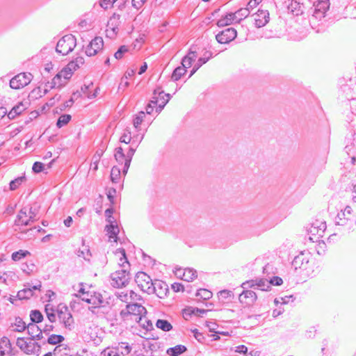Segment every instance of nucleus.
I'll list each match as a JSON object with an SVG mask.
<instances>
[{
	"instance_id": "obj_62",
	"label": "nucleus",
	"mask_w": 356,
	"mask_h": 356,
	"mask_svg": "<svg viewBox=\"0 0 356 356\" xmlns=\"http://www.w3.org/2000/svg\"><path fill=\"white\" fill-rule=\"evenodd\" d=\"M129 291H127V292L122 291L118 293V297L121 301L124 302L127 305H129Z\"/></svg>"
},
{
	"instance_id": "obj_32",
	"label": "nucleus",
	"mask_w": 356,
	"mask_h": 356,
	"mask_svg": "<svg viewBox=\"0 0 356 356\" xmlns=\"http://www.w3.org/2000/svg\"><path fill=\"white\" fill-rule=\"evenodd\" d=\"M187 348L184 345H177L174 347L167 349V354L170 356H179V355L185 353Z\"/></svg>"
},
{
	"instance_id": "obj_12",
	"label": "nucleus",
	"mask_w": 356,
	"mask_h": 356,
	"mask_svg": "<svg viewBox=\"0 0 356 356\" xmlns=\"http://www.w3.org/2000/svg\"><path fill=\"white\" fill-rule=\"evenodd\" d=\"M120 25V15L114 13L108 21L106 29V36L110 38H114L119 31Z\"/></svg>"
},
{
	"instance_id": "obj_53",
	"label": "nucleus",
	"mask_w": 356,
	"mask_h": 356,
	"mask_svg": "<svg viewBox=\"0 0 356 356\" xmlns=\"http://www.w3.org/2000/svg\"><path fill=\"white\" fill-rule=\"evenodd\" d=\"M196 295L204 300H209L212 297V293L205 289H200L198 290Z\"/></svg>"
},
{
	"instance_id": "obj_52",
	"label": "nucleus",
	"mask_w": 356,
	"mask_h": 356,
	"mask_svg": "<svg viewBox=\"0 0 356 356\" xmlns=\"http://www.w3.org/2000/svg\"><path fill=\"white\" fill-rule=\"evenodd\" d=\"M25 180V177H19L16 179H15L14 180H12L10 182V189L11 191H15V189H17L19 186H20L22 182Z\"/></svg>"
},
{
	"instance_id": "obj_19",
	"label": "nucleus",
	"mask_w": 356,
	"mask_h": 356,
	"mask_svg": "<svg viewBox=\"0 0 356 356\" xmlns=\"http://www.w3.org/2000/svg\"><path fill=\"white\" fill-rule=\"evenodd\" d=\"M335 222L337 225L346 227L347 229H352L355 225V220L348 216L343 211L338 213L335 218Z\"/></svg>"
},
{
	"instance_id": "obj_23",
	"label": "nucleus",
	"mask_w": 356,
	"mask_h": 356,
	"mask_svg": "<svg viewBox=\"0 0 356 356\" xmlns=\"http://www.w3.org/2000/svg\"><path fill=\"white\" fill-rule=\"evenodd\" d=\"M284 5L289 13L293 15L298 16L302 14V3L297 0H285Z\"/></svg>"
},
{
	"instance_id": "obj_63",
	"label": "nucleus",
	"mask_w": 356,
	"mask_h": 356,
	"mask_svg": "<svg viewBox=\"0 0 356 356\" xmlns=\"http://www.w3.org/2000/svg\"><path fill=\"white\" fill-rule=\"evenodd\" d=\"M117 0H102L100 2V6L104 9H107L112 6Z\"/></svg>"
},
{
	"instance_id": "obj_46",
	"label": "nucleus",
	"mask_w": 356,
	"mask_h": 356,
	"mask_svg": "<svg viewBox=\"0 0 356 356\" xmlns=\"http://www.w3.org/2000/svg\"><path fill=\"white\" fill-rule=\"evenodd\" d=\"M163 93V90H162L161 88L159 87V88L154 89V90L153 92V96L152 97V99L150 100V103H152L154 106L155 105L159 106V99L158 95L161 96V95Z\"/></svg>"
},
{
	"instance_id": "obj_51",
	"label": "nucleus",
	"mask_w": 356,
	"mask_h": 356,
	"mask_svg": "<svg viewBox=\"0 0 356 356\" xmlns=\"http://www.w3.org/2000/svg\"><path fill=\"white\" fill-rule=\"evenodd\" d=\"M145 112L140 111L138 113L137 115L134 118L133 120V124L134 127L138 129L141 124L142 122L143 121V118H145Z\"/></svg>"
},
{
	"instance_id": "obj_6",
	"label": "nucleus",
	"mask_w": 356,
	"mask_h": 356,
	"mask_svg": "<svg viewBox=\"0 0 356 356\" xmlns=\"http://www.w3.org/2000/svg\"><path fill=\"white\" fill-rule=\"evenodd\" d=\"M34 340H25L24 338H18L16 341L17 346L26 354H38L40 351V345Z\"/></svg>"
},
{
	"instance_id": "obj_45",
	"label": "nucleus",
	"mask_w": 356,
	"mask_h": 356,
	"mask_svg": "<svg viewBox=\"0 0 356 356\" xmlns=\"http://www.w3.org/2000/svg\"><path fill=\"white\" fill-rule=\"evenodd\" d=\"M54 312L55 311L52 307H50L49 305L45 306V312L49 321L51 323H54L56 321V315Z\"/></svg>"
},
{
	"instance_id": "obj_30",
	"label": "nucleus",
	"mask_w": 356,
	"mask_h": 356,
	"mask_svg": "<svg viewBox=\"0 0 356 356\" xmlns=\"http://www.w3.org/2000/svg\"><path fill=\"white\" fill-rule=\"evenodd\" d=\"M105 230L107 232L110 241L117 242L118 235L120 229L117 225H107L105 227Z\"/></svg>"
},
{
	"instance_id": "obj_35",
	"label": "nucleus",
	"mask_w": 356,
	"mask_h": 356,
	"mask_svg": "<svg viewBox=\"0 0 356 356\" xmlns=\"http://www.w3.org/2000/svg\"><path fill=\"white\" fill-rule=\"evenodd\" d=\"M159 106L156 108V113H160L164 108V106L166 105V104L169 102L170 99V95L169 93H163L161 95V96H159Z\"/></svg>"
},
{
	"instance_id": "obj_59",
	"label": "nucleus",
	"mask_w": 356,
	"mask_h": 356,
	"mask_svg": "<svg viewBox=\"0 0 356 356\" xmlns=\"http://www.w3.org/2000/svg\"><path fill=\"white\" fill-rule=\"evenodd\" d=\"M44 165L42 163L36 161L33 163L32 170L35 173H39L43 171Z\"/></svg>"
},
{
	"instance_id": "obj_27",
	"label": "nucleus",
	"mask_w": 356,
	"mask_h": 356,
	"mask_svg": "<svg viewBox=\"0 0 356 356\" xmlns=\"http://www.w3.org/2000/svg\"><path fill=\"white\" fill-rule=\"evenodd\" d=\"M137 147H138V145H136V146H134V143H132V145L129 148L128 151L127 152V154H126L127 158L125 159V163H124L123 168H122V173L124 175H126L128 172L133 156L134 155V153L136 150Z\"/></svg>"
},
{
	"instance_id": "obj_40",
	"label": "nucleus",
	"mask_w": 356,
	"mask_h": 356,
	"mask_svg": "<svg viewBox=\"0 0 356 356\" xmlns=\"http://www.w3.org/2000/svg\"><path fill=\"white\" fill-rule=\"evenodd\" d=\"M30 319L32 321L31 323H39L43 320V315L39 310H31L30 312Z\"/></svg>"
},
{
	"instance_id": "obj_18",
	"label": "nucleus",
	"mask_w": 356,
	"mask_h": 356,
	"mask_svg": "<svg viewBox=\"0 0 356 356\" xmlns=\"http://www.w3.org/2000/svg\"><path fill=\"white\" fill-rule=\"evenodd\" d=\"M151 291L152 293H155L159 298H163L166 296L168 291V285L161 280H155L153 281Z\"/></svg>"
},
{
	"instance_id": "obj_39",
	"label": "nucleus",
	"mask_w": 356,
	"mask_h": 356,
	"mask_svg": "<svg viewBox=\"0 0 356 356\" xmlns=\"http://www.w3.org/2000/svg\"><path fill=\"white\" fill-rule=\"evenodd\" d=\"M156 326L165 332L170 331L172 329V325L167 320L164 319L157 320Z\"/></svg>"
},
{
	"instance_id": "obj_2",
	"label": "nucleus",
	"mask_w": 356,
	"mask_h": 356,
	"mask_svg": "<svg viewBox=\"0 0 356 356\" xmlns=\"http://www.w3.org/2000/svg\"><path fill=\"white\" fill-rule=\"evenodd\" d=\"M147 311L145 307L140 303L127 305L125 309L120 311V317L126 320H132L136 321L138 317L146 314Z\"/></svg>"
},
{
	"instance_id": "obj_24",
	"label": "nucleus",
	"mask_w": 356,
	"mask_h": 356,
	"mask_svg": "<svg viewBox=\"0 0 356 356\" xmlns=\"http://www.w3.org/2000/svg\"><path fill=\"white\" fill-rule=\"evenodd\" d=\"M26 329L31 337L30 339L40 340L43 338L42 330L35 323H29Z\"/></svg>"
},
{
	"instance_id": "obj_31",
	"label": "nucleus",
	"mask_w": 356,
	"mask_h": 356,
	"mask_svg": "<svg viewBox=\"0 0 356 356\" xmlns=\"http://www.w3.org/2000/svg\"><path fill=\"white\" fill-rule=\"evenodd\" d=\"M197 57V53L196 50H193V48H190L188 54L182 58V61L188 67H191L193 63Z\"/></svg>"
},
{
	"instance_id": "obj_50",
	"label": "nucleus",
	"mask_w": 356,
	"mask_h": 356,
	"mask_svg": "<svg viewBox=\"0 0 356 356\" xmlns=\"http://www.w3.org/2000/svg\"><path fill=\"white\" fill-rule=\"evenodd\" d=\"M28 254H30V252L29 251L20 250L12 254V259L14 261H19L21 259L25 257Z\"/></svg>"
},
{
	"instance_id": "obj_22",
	"label": "nucleus",
	"mask_w": 356,
	"mask_h": 356,
	"mask_svg": "<svg viewBox=\"0 0 356 356\" xmlns=\"http://www.w3.org/2000/svg\"><path fill=\"white\" fill-rule=\"evenodd\" d=\"M72 74V72L67 69L66 66L53 78L51 81V88H58L62 86L63 85V83H61L62 77H63L65 81H66L71 77Z\"/></svg>"
},
{
	"instance_id": "obj_20",
	"label": "nucleus",
	"mask_w": 356,
	"mask_h": 356,
	"mask_svg": "<svg viewBox=\"0 0 356 356\" xmlns=\"http://www.w3.org/2000/svg\"><path fill=\"white\" fill-rule=\"evenodd\" d=\"M40 282L36 285H31L30 284H28L27 285H25L24 289L18 291L17 296L19 300L29 299L34 295V291H40Z\"/></svg>"
},
{
	"instance_id": "obj_1",
	"label": "nucleus",
	"mask_w": 356,
	"mask_h": 356,
	"mask_svg": "<svg viewBox=\"0 0 356 356\" xmlns=\"http://www.w3.org/2000/svg\"><path fill=\"white\" fill-rule=\"evenodd\" d=\"M312 263V256L309 253L302 252L294 257L291 265L296 270H299L300 272H304L306 275L309 276L313 273Z\"/></svg>"
},
{
	"instance_id": "obj_49",
	"label": "nucleus",
	"mask_w": 356,
	"mask_h": 356,
	"mask_svg": "<svg viewBox=\"0 0 356 356\" xmlns=\"http://www.w3.org/2000/svg\"><path fill=\"white\" fill-rule=\"evenodd\" d=\"M64 340V337L62 335L51 334L49 337L47 342L49 344L56 345L62 342Z\"/></svg>"
},
{
	"instance_id": "obj_43",
	"label": "nucleus",
	"mask_w": 356,
	"mask_h": 356,
	"mask_svg": "<svg viewBox=\"0 0 356 356\" xmlns=\"http://www.w3.org/2000/svg\"><path fill=\"white\" fill-rule=\"evenodd\" d=\"M118 350L114 346L107 347L101 353V356H120Z\"/></svg>"
},
{
	"instance_id": "obj_14",
	"label": "nucleus",
	"mask_w": 356,
	"mask_h": 356,
	"mask_svg": "<svg viewBox=\"0 0 356 356\" xmlns=\"http://www.w3.org/2000/svg\"><path fill=\"white\" fill-rule=\"evenodd\" d=\"M237 31L234 28H227L216 35V40L220 44H227L236 38Z\"/></svg>"
},
{
	"instance_id": "obj_60",
	"label": "nucleus",
	"mask_w": 356,
	"mask_h": 356,
	"mask_svg": "<svg viewBox=\"0 0 356 356\" xmlns=\"http://www.w3.org/2000/svg\"><path fill=\"white\" fill-rule=\"evenodd\" d=\"M79 257H82L85 260H89L90 257L91 256V254L90 252V250L85 248L82 250H79L77 253Z\"/></svg>"
},
{
	"instance_id": "obj_28",
	"label": "nucleus",
	"mask_w": 356,
	"mask_h": 356,
	"mask_svg": "<svg viewBox=\"0 0 356 356\" xmlns=\"http://www.w3.org/2000/svg\"><path fill=\"white\" fill-rule=\"evenodd\" d=\"M236 15L234 13H229L222 17L217 22V25L219 27H223L232 24V23L237 22L236 19Z\"/></svg>"
},
{
	"instance_id": "obj_17",
	"label": "nucleus",
	"mask_w": 356,
	"mask_h": 356,
	"mask_svg": "<svg viewBox=\"0 0 356 356\" xmlns=\"http://www.w3.org/2000/svg\"><path fill=\"white\" fill-rule=\"evenodd\" d=\"M81 300L88 304L92 305L94 307H99L104 303V299L99 293L91 292L86 293L81 297Z\"/></svg>"
},
{
	"instance_id": "obj_61",
	"label": "nucleus",
	"mask_w": 356,
	"mask_h": 356,
	"mask_svg": "<svg viewBox=\"0 0 356 356\" xmlns=\"http://www.w3.org/2000/svg\"><path fill=\"white\" fill-rule=\"evenodd\" d=\"M275 33L273 30L266 29L264 30L262 34L261 35V38H264L266 39L273 38L275 37Z\"/></svg>"
},
{
	"instance_id": "obj_7",
	"label": "nucleus",
	"mask_w": 356,
	"mask_h": 356,
	"mask_svg": "<svg viewBox=\"0 0 356 356\" xmlns=\"http://www.w3.org/2000/svg\"><path fill=\"white\" fill-rule=\"evenodd\" d=\"M111 285L114 287L120 288L125 286L130 279L129 273L126 268H122L120 270H116L111 275Z\"/></svg>"
},
{
	"instance_id": "obj_21",
	"label": "nucleus",
	"mask_w": 356,
	"mask_h": 356,
	"mask_svg": "<svg viewBox=\"0 0 356 356\" xmlns=\"http://www.w3.org/2000/svg\"><path fill=\"white\" fill-rule=\"evenodd\" d=\"M254 25L257 28H261L266 26L270 20L269 12L267 10H258L254 15Z\"/></svg>"
},
{
	"instance_id": "obj_15",
	"label": "nucleus",
	"mask_w": 356,
	"mask_h": 356,
	"mask_svg": "<svg viewBox=\"0 0 356 356\" xmlns=\"http://www.w3.org/2000/svg\"><path fill=\"white\" fill-rule=\"evenodd\" d=\"M28 211V207H24L20 209L15 220L16 226H29L35 222L29 216Z\"/></svg>"
},
{
	"instance_id": "obj_38",
	"label": "nucleus",
	"mask_w": 356,
	"mask_h": 356,
	"mask_svg": "<svg viewBox=\"0 0 356 356\" xmlns=\"http://www.w3.org/2000/svg\"><path fill=\"white\" fill-rule=\"evenodd\" d=\"M197 277V272L192 268H185L182 273V280L188 282H192Z\"/></svg>"
},
{
	"instance_id": "obj_26",
	"label": "nucleus",
	"mask_w": 356,
	"mask_h": 356,
	"mask_svg": "<svg viewBox=\"0 0 356 356\" xmlns=\"http://www.w3.org/2000/svg\"><path fill=\"white\" fill-rule=\"evenodd\" d=\"M12 354V346L10 339L7 337H3L0 339V356H10Z\"/></svg>"
},
{
	"instance_id": "obj_36",
	"label": "nucleus",
	"mask_w": 356,
	"mask_h": 356,
	"mask_svg": "<svg viewBox=\"0 0 356 356\" xmlns=\"http://www.w3.org/2000/svg\"><path fill=\"white\" fill-rule=\"evenodd\" d=\"M114 346L118 350L120 355L122 356L128 355L131 350V347L127 342H120Z\"/></svg>"
},
{
	"instance_id": "obj_44",
	"label": "nucleus",
	"mask_w": 356,
	"mask_h": 356,
	"mask_svg": "<svg viewBox=\"0 0 356 356\" xmlns=\"http://www.w3.org/2000/svg\"><path fill=\"white\" fill-rule=\"evenodd\" d=\"M71 120V115L68 114H64L59 117L57 120L56 126L58 128H61L66 125Z\"/></svg>"
},
{
	"instance_id": "obj_47",
	"label": "nucleus",
	"mask_w": 356,
	"mask_h": 356,
	"mask_svg": "<svg viewBox=\"0 0 356 356\" xmlns=\"http://www.w3.org/2000/svg\"><path fill=\"white\" fill-rule=\"evenodd\" d=\"M120 177V169L113 166L111 171V179L113 183H118Z\"/></svg>"
},
{
	"instance_id": "obj_25",
	"label": "nucleus",
	"mask_w": 356,
	"mask_h": 356,
	"mask_svg": "<svg viewBox=\"0 0 356 356\" xmlns=\"http://www.w3.org/2000/svg\"><path fill=\"white\" fill-rule=\"evenodd\" d=\"M212 57V52L210 51H206L202 57H200L197 61L195 63L192 70L191 71L189 77H191L204 64L209 61Z\"/></svg>"
},
{
	"instance_id": "obj_56",
	"label": "nucleus",
	"mask_w": 356,
	"mask_h": 356,
	"mask_svg": "<svg viewBox=\"0 0 356 356\" xmlns=\"http://www.w3.org/2000/svg\"><path fill=\"white\" fill-rule=\"evenodd\" d=\"M129 304H136V303H137L136 302L137 301L141 300L140 296L138 295L132 290L129 291Z\"/></svg>"
},
{
	"instance_id": "obj_3",
	"label": "nucleus",
	"mask_w": 356,
	"mask_h": 356,
	"mask_svg": "<svg viewBox=\"0 0 356 356\" xmlns=\"http://www.w3.org/2000/svg\"><path fill=\"white\" fill-rule=\"evenodd\" d=\"M76 46V38L72 34H67L58 40L56 47L57 54L65 56L72 52Z\"/></svg>"
},
{
	"instance_id": "obj_37",
	"label": "nucleus",
	"mask_w": 356,
	"mask_h": 356,
	"mask_svg": "<svg viewBox=\"0 0 356 356\" xmlns=\"http://www.w3.org/2000/svg\"><path fill=\"white\" fill-rule=\"evenodd\" d=\"M11 327H14L13 331L21 332L25 330L26 325V323L23 321L22 318L16 317L15 322L11 324Z\"/></svg>"
},
{
	"instance_id": "obj_34",
	"label": "nucleus",
	"mask_w": 356,
	"mask_h": 356,
	"mask_svg": "<svg viewBox=\"0 0 356 356\" xmlns=\"http://www.w3.org/2000/svg\"><path fill=\"white\" fill-rule=\"evenodd\" d=\"M25 109L26 106L22 103H19L10 111L8 116L10 119H13L17 115H20Z\"/></svg>"
},
{
	"instance_id": "obj_57",
	"label": "nucleus",
	"mask_w": 356,
	"mask_h": 356,
	"mask_svg": "<svg viewBox=\"0 0 356 356\" xmlns=\"http://www.w3.org/2000/svg\"><path fill=\"white\" fill-rule=\"evenodd\" d=\"M35 268V265L32 263L30 264H22L21 266V269L23 272L26 273V274H30L31 272L33 271Z\"/></svg>"
},
{
	"instance_id": "obj_54",
	"label": "nucleus",
	"mask_w": 356,
	"mask_h": 356,
	"mask_svg": "<svg viewBox=\"0 0 356 356\" xmlns=\"http://www.w3.org/2000/svg\"><path fill=\"white\" fill-rule=\"evenodd\" d=\"M28 214L35 222L38 220V214L39 209L34 207H28Z\"/></svg>"
},
{
	"instance_id": "obj_29",
	"label": "nucleus",
	"mask_w": 356,
	"mask_h": 356,
	"mask_svg": "<svg viewBox=\"0 0 356 356\" xmlns=\"http://www.w3.org/2000/svg\"><path fill=\"white\" fill-rule=\"evenodd\" d=\"M190 67H188L185 63L181 60V65L176 67L171 76V79L173 81H177L179 80L187 72V69Z\"/></svg>"
},
{
	"instance_id": "obj_9",
	"label": "nucleus",
	"mask_w": 356,
	"mask_h": 356,
	"mask_svg": "<svg viewBox=\"0 0 356 356\" xmlns=\"http://www.w3.org/2000/svg\"><path fill=\"white\" fill-rule=\"evenodd\" d=\"M241 286L243 289H253L267 291L270 289V283L266 279L260 278L248 280L243 282Z\"/></svg>"
},
{
	"instance_id": "obj_48",
	"label": "nucleus",
	"mask_w": 356,
	"mask_h": 356,
	"mask_svg": "<svg viewBox=\"0 0 356 356\" xmlns=\"http://www.w3.org/2000/svg\"><path fill=\"white\" fill-rule=\"evenodd\" d=\"M131 134L129 129H126L120 138L121 143L129 144L131 142Z\"/></svg>"
},
{
	"instance_id": "obj_4",
	"label": "nucleus",
	"mask_w": 356,
	"mask_h": 356,
	"mask_svg": "<svg viewBox=\"0 0 356 356\" xmlns=\"http://www.w3.org/2000/svg\"><path fill=\"white\" fill-rule=\"evenodd\" d=\"M326 229V223L324 221L316 220L308 228L309 239L313 242H317L323 237Z\"/></svg>"
},
{
	"instance_id": "obj_42",
	"label": "nucleus",
	"mask_w": 356,
	"mask_h": 356,
	"mask_svg": "<svg viewBox=\"0 0 356 356\" xmlns=\"http://www.w3.org/2000/svg\"><path fill=\"white\" fill-rule=\"evenodd\" d=\"M250 11L248 10V8H240L237 11L234 13V14L236 15V19L237 22L239 23L242 19L246 18L250 15Z\"/></svg>"
},
{
	"instance_id": "obj_58",
	"label": "nucleus",
	"mask_w": 356,
	"mask_h": 356,
	"mask_svg": "<svg viewBox=\"0 0 356 356\" xmlns=\"http://www.w3.org/2000/svg\"><path fill=\"white\" fill-rule=\"evenodd\" d=\"M119 250L122 254V257L120 259L119 264L120 265L121 267H122V268H125L124 264H127V265H129V262H128L127 258L126 257L125 250L124 249H120Z\"/></svg>"
},
{
	"instance_id": "obj_55",
	"label": "nucleus",
	"mask_w": 356,
	"mask_h": 356,
	"mask_svg": "<svg viewBox=\"0 0 356 356\" xmlns=\"http://www.w3.org/2000/svg\"><path fill=\"white\" fill-rule=\"evenodd\" d=\"M128 51V47L125 45L120 47L118 50L115 53L114 56L116 59L119 60L123 57V55Z\"/></svg>"
},
{
	"instance_id": "obj_33",
	"label": "nucleus",
	"mask_w": 356,
	"mask_h": 356,
	"mask_svg": "<svg viewBox=\"0 0 356 356\" xmlns=\"http://www.w3.org/2000/svg\"><path fill=\"white\" fill-rule=\"evenodd\" d=\"M146 314H143L140 317H138V319L136 322H137L140 327L147 331L151 330L153 329V325L150 320H149L146 316Z\"/></svg>"
},
{
	"instance_id": "obj_11",
	"label": "nucleus",
	"mask_w": 356,
	"mask_h": 356,
	"mask_svg": "<svg viewBox=\"0 0 356 356\" xmlns=\"http://www.w3.org/2000/svg\"><path fill=\"white\" fill-rule=\"evenodd\" d=\"M135 282L141 291L152 293L151 287L152 286L153 280L151 277L144 272H138L135 277Z\"/></svg>"
},
{
	"instance_id": "obj_5",
	"label": "nucleus",
	"mask_w": 356,
	"mask_h": 356,
	"mask_svg": "<svg viewBox=\"0 0 356 356\" xmlns=\"http://www.w3.org/2000/svg\"><path fill=\"white\" fill-rule=\"evenodd\" d=\"M57 315L60 323H62L65 328L70 330H72L74 323V318L69 308L66 305H59L58 306Z\"/></svg>"
},
{
	"instance_id": "obj_41",
	"label": "nucleus",
	"mask_w": 356,
	"mask_h": 356,
	"mask_svg": "<svg viewBox=\"0 0 356 356\" xmlns=\"http://www.w3.org/2000/svg\"><path fill=\"white\" fill-rule=\"evenodd\" d=\"M115 159L116 161L119 164H122L125 163V159L127 158L126 154L124 153V149L122 147H119L116 148L115 153L114 154Z\"/></svg>"
},
{
	"instance_id": "obj_13",
	"label": "nucleus",
	"mask_w": 356,
	"mask_h": 356,
	"mask_svg": "<svg viewBox=\"0 0 356 356\" xmlns=\"http://www.w3.org/2000/svg\"><path fill=\"white\" fill-rule=\"evenodd\" d=\"M243 291L238 296L239 302L244 307H250L254 305L257 299V296L254 291L249 289H243Z\"/></svg>"
},
{
	"instance_id": "obj_16",
	"label": "nucleus",
	"mask_w": 356,
	"mask_h": 356,
	"mask_svg": "<svg viewBox=\"0 0 356 356\" xmlns=\"http://www.w3.org/2000/svg\"><path fill=\"white\" fill-rule=\"evenodd\" d=\"M104 41L101 37H95L86 47L85 53L88 56H92L102 49Z\"/></svg>"
},
{
	"instance_id": "obj_10",
	"label": "nucleus",
	"mask_w": 356,
	"mask_h": 356,
	"mask_svg": "<svg viewBox=\"0 0 356 356\" xmlns=\"http://www.w3.org/2000/svg\"><path fill=\"white\" fill-rule=\"evenodd\" d=\"M314 6V11L309 19L311 23L315 19L321 20L325 17V13L330 8L329 0L318 1Z\"/></svg>"
},
{
	"instance_id": "obj_64",
	"label": "nucleus",
	"mask_w": 356,
	"mask_h": 356,
	"mask_svg": "<svg viewBox=\"0 0 356 356\" xmlns=\"http://www.w3.org/2000/svg\"><path fill=\"white\" fill-rule=\"evenodd\" d=\"M269 282L270 283V286L272 285L280 286L281 284H282L283 280L281 277L275 276L269 281Z\"/></svg>"
},
{
	"instance_id": "obj_8",
	"label": "nucleus",
	"mask_w": 356,
	"mask_h": 356,
	"mask_svg": "<svg viewBox=\"0 0 356 356\" xmlns=\"http://www.w3.org/2000/svg\"><path fill=\"white\" fill-rule=\"evenodd\" d=\"M33 79V75L29 72H22L10 81V86L13 89L19 90L26 86Z\"/></svg>"
}]
</instances>
